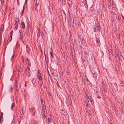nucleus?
I'll return each mask as SVG.
<instances>
[{
  "instance_id": "1",
  "label": "nucleus",
  "mask_w": 124,
  "mask_h": 124,
  "mask_svg": "<svg viewBox=\"0 0 124 124\" xmlns=\"http://www.w3.org/2000/svg\"><path fill=\"white\" fill-rule=\"evenodd\" d=\"M80 4L82 7H83L85 6V8L88 7L86 0H81L80 1Z\"/></svg>"
},
{
  "instance_id": "2",
  "label": "nucleus",
  "mask_w": 124,
  "mask_h": 124,
  "mask_svg": "<svg viewBox=\"0 0 124 124\" xmlns=\"http://www.w3.org/2000/svg\"><path fill=\"white\" fill-rule=\"evenodd\" d=\"M25 70L27 71L26 72L27 76L28 77H29L31 74V72L30 70V68L28 66L26 68Z\"/></svg>"
},
{
  "instance_id": "3",
  "label": "nucleus",
  "mask_w": 124,
  "mask_h": 124,
  "mask_svg": "<svg viewBox=\"0 0 124 124\" xmlns=\"http://www.w3.org/2000/svg\"><path fill=\"white\" fill-rule=\"evenodd\" d=\"M41 104L42 105V112H41V115L42 117H45V115L46 114V112L44 108L43 104H42V103H41Z\"/></svg>"
},
{
  "instance_id": "4",
  "label": "nucleus",
  "mask_w": 124,
  "mask_h": 124,
  "mask_svg": "<svg viewBox=\"0 0 124 124\" xmlns=\"http://www.w3.org/2000/svg\"><path fill=\"white\" fill-rule=\"evenodd\" d=\"M35 108L34 107H32L31 108H29V110L30 112L32 113V115L33 116H34L35 115V112L34 111Z\"/></svg>"
},
{
  "instance_id": "5",
  "label": "nucleus",
  "mask_w": 124,
  "mask_h": 124,
  "mask_svg": "<svg viewBox=\"0 0 124 124\" xmlns=\"http://www.w3.org/2000/svg\"><path fill=\"white\" fill-rule=\"evenodd\" d=\"M115 56L117 58L118 57V59H120V57L119 54V52L117 50L115 52Z\"/></svg>"
},
{
  "instance_id": "6",
  "label": "nucleus",
  "mask_w": 124,
  "mask_h": 124,
  "mask_svg": "<svg viewBox=\"0 0 124 124\" xmlns=\"http://www.w3.org/2000/svg\"><path fill=\"white\" fill-rule=\"evenodd\" d=\"M83 63L84 65V67H86L88 64V61L87 60H84Z\"/></svg>"
},
{
  "instance_id": "7",
  "label": "nucleus",
  "mask_w": 124,
  "mask_h": 124,
  "mask_svg": "<svg viewBox=\"0 0 124 124\" xmlns=\"http://www.w3.org/2000/svg\"><path fill=\"white\" fill-rule=\"evenodd\" d=\"M92 100H91V101H86L85 102V104L86 106V107H87L88 106H89V103L90 102H92Z\"/></svg>"
},
{
  "instance_id": "8",
  "label": "nucleus",
  "mask_w": 124,
  "mask_h": 124,
  "mask_svg": "<svg viewBox=\"0 0 124 124\" xmlns=\"http://www.w3.org/2000/svg\"><path fill=\"white\" fill-rule=\"evenodd\" d=\"M26 62L27 65H29L30 66H31L30 62L29 59L27 58L26 59Z\"/></svg>"
},
{
  "instance_id": "9",
  "label": "nucleus",
  "mask_w": 124,
  "mask_h": 124,
  "mask_svg": "<svg viewBox=\"0 0 124 124\" xmlns=\"http://www.w3.org/2000/svg\"><path fill=\"white\" fill-rule=\"evenodd\" d=\"M3 113L2 112L1 113V115L0 116V123H2L3 122L2 120L3 118Z\"/></svg>"
},
{
  "instance_id": "10",
  "label": "nucleus",
  "mask_w": 124,
  "mask_h": 124,
  "mask_svg": "<svg viewBox=\"0 0 124 124\" xmlns=\"http://www.w3.org/2000/svg\"><path fill=\"white\" fill-rule=\"evenodd\" d=\"M26 52L28 54H29V52L30 50V48L28 47L27 45H26Z\"/></svg>"
},
{
  "instance_id": "11",
  "label": "nucleus",
  "mask_w": 124,
  "mask_h": 124,
  "mask_svg": "<svg viewBox=\"0 0 124 124\" xmlns=\"http://www.w3.org/2000/svg\"><path fill=\"white\" fill-rule=\"evenodd\" d=\"M19 20V19L17 18L15 19V24H18Z\"/></svg>"
},
{
  "instance_id": "12",
  "label": "nucleus",
  "mask_w": 124,
  "mask_h": 124,
  "mask_svg": "<svg viewBox=\"0 0 124 124\" xmlns=\"http://www.w3.org/2000/svg\"><path fill=\"white\" fill-rule=\"evenodd\" d=\"M18 24H14V25L15 26L14 28V30H16L17 29L18 27Z\"/></svg>"
},
{
  "instance_id": "13",
  "label": "nucleus",
  "mask_w": 124,
  "mask_h": 124,
  "mask_svg": "<svg viewBox=\"0 0 124 124\" xmlns=\"http://www.w3.org/2000/svg\"><path fill=\"white\" fill-rule=\"evenodd\" d=\"M21 25L23 29H24L25 27V25L24 23L23 22H22L21 23Z\"/></svg>"
},
{
  "instance_id": "14",
  "label": "nucleus",
  "mask_w": 124,
  "mask_h": 124,
  "mask_svg": "<svg viewBox=\"0 0 124 124\" xmlns=\"http://www.w3.org/2000/svg\"><path fill=\"white\" fill-rule=\"evenodd\" d=\"M19 35V38L21 40H22L23 38V36L22 35V34L21 33H20Z\"/></svg>"
},
{
  "instance_id": "15",
  "label": "nucleus",
  "mask_w": 124,
  "mask_h": 124,
  "mask_svg": "<svg viewBox=\"0 0 124 124\" xmlns=\"http://www.w3.org/2000/svg\"><path fill=\"white\" fill-rule=\"evenodd\" d=\"M15 89H16V88L19 89V87H18L17 84V83H15Z\"/></svg>"
},
{
  "instance_id": "16",
  "label": "nucleus",
  "mask_w": 124,
  "mask_h": 124,
  "mask_svg": "<svg viewBox=\"0 0 124 124\" xmlns=\"http://www.w3.org/2000/svg\"><path fill=\"white\" fill-rule=\"evenodd\" d=\"M99 41V39H96V43L98 46L99 44V43H100V42Z\"/></svg>"
},
{
  "instance_id": "17",
  "label": "nucleus",
  "mask_w": 124,
  "mask_h": 124,
  "mask_svg": "<svg viewBox=\"0 0 124 124\" xmlns=\"http://www.w3.org/2000/svg\"><path fill=\"white\" fill-rule=\"evenodd\" d=\"M24 5L23 7V9L22 10V12L20 13L21 14V16H22V15H23V13H24Z\"/></svg>"
},
{
  "instance_id": "18",
  "label": "nucleus",
  "mask_w": 124,
  "mask_h": 124,
  "mask_svg": "<svg viewBox=\"0 0 124 124\" xmlns=\"http://www.w3.org/2000/svg\"><path fill=\"white\" fill-rule=\"evenodd\" d=\"M50 54L51 55V58H54V57L53 55V54L51 51L50 52Z\"/></svg>"
},
{
  "instance_id": "19",
  "label": "nucleus",
  "mask_w": 124,
  "mask_h": 124,
  "mask_svg": "<svg viewBox=\"0 0 124 124\" xmlns=\"http://www.w3.org/2000/svg\"><path fill=\"white\" fill-rule=\"evenodd\" d=\"M13 91V88L12 86H10V88L9 89V91L10 92L12 93Z\"/></svg>"
},
{
  "instance_id": "20",
  "label": "nucleus",
  "mask_w": 124,
  "mask_h": 124,
  "mask_svg": "<svg viewBox=\"0 0 124 124\" xmlns=\"http://www.w3.org/2000/svg\"><path fill=\"white\" fill-rule=\"evenodd\" d=\"M37 75L38 76V78L40 76H41V74L40 73L39 71V70H38V71Z\"/></svg>"
},
{
  "instance_id": "21",
  "label": "nucleus",
  "mask_w": 124,
  "mask_h": 124,
  "mask_svg": "<svg viewBox=\"0 0 124 124\" xmlns=\"http://www.w3.org/2000/svg\"><path fill=\"white\" fill-rule=\"evenodd\" d=\"M26 91L25 90L23 93V96L24 97H26Z\"/></svg>"
},
{
  "instance_id": "22",
  "label": "nucleus",
  "mask_w": 124,
  "mask_h": 124,
  "mask_svg": "<svg viewBox=\"0 0 124 124\" xmlns=\"http://www.w3.org/2000/svg\"><path fill=\"white\" fill-rule=\"evenodd\" d=\"M34 78H32L31 79V82L32 83L33 85H34V84L35 82L34 81Z\"/></svg>"
},
{
  "instance_id": "23",
  "label": "nucleus",
  "mask_w": 124,
  "mask_h": 124,
  "mask_svg": "<svg viewBox=\"0 0 124 124\" xmlns=\"http://www.w3.org/2000/svg\"><path fill=\"white\" fill-rule=\"evenodd\" d=\"M94 10V9L93 8H90V11H91L92 13H93Z\"/></svg>"
},
{
  "instance_id": "24",
  "label": "nucleus",
  "mask_w": 124,
  "mask_h": 124,
  "mask_svg": "<svg viewBox=\"0 0 124 124\" xmlns=\"http://www.w3.org/2000/svg\"><path fill=\"white\" fill-rule=\"evenodd\" d=\"M14 104L13 103H12V105L11 106V109H12L13 108V107H14Z\"/></svg>"
},
{
  "instance_id": "25",
  "label": "nucleus",
  "mask_w": 124,
  "mask_h": 124,
  "mask_svg": "<svg viewBox=\"0 0 124 124\" xmlns=\"http://www.w3.org/2000/svg\"><path fill=\"white\" fill-rule=\"evenodd\" d=\"M39 80L40 81H42V77L41 76H40L38 78Z\"/></svg>"
},
{
  "instance_id": "26",
  "label": "nucleus",
  "mask_w": 124,
  "mask_h": 124,
  "mask_svg": "<svg viewBox=\"0 0 124 124\" xmlns=\"http://www.w3.org/2000/svg\"><path fill=\"white\" fill-rule=\"evenodd\" d=\"M18 89L16 88V93L17 94H18Z\"/></svg>"
},
{
  "instance_id": "27",
  "label": "nucleus",
  "mask_w": 124,
  "mask_h": 124,
  "mask_svg": "<svg viewBox=\"0 0 124 124\" xmlns=\"http://www.w3.org/2000/svg\"><path fill=\"white\" fill-rule=\"evenodd\" d=\"M43 81H40V84H39L40 87L42 86V84Z\"/></svg>"
},
{
  "instance_id": "28",
  "label": "nucleus",
  "mask_w": 124,
  "mask_h": 124,
  "mask_svg": "<svg viewBox=\"0 0 124 124\" xmlns=\"http://www.w3.org/2000/svg\"><path fill=\"white\" fill-rule=\"evenodd\" d=\"M119 21L121 22H122L123 20H122L121 18L120 17L119 20Z\"/></svg>"
},
{
  "instance_id": "29",
  "label": "nucleus",
  "mask_w": 124,
  "mask_h": 124,
  "mask_svg": "<svg viewBox=\"0 0 124 124\" xmlns=\"http://www.w3.org/2000/svg\"><path fill=\"white\" fill-rule=\"evenodd\" d=\"M40 101H41V102H43V99H42V98H40ZM41 103H42V104H43V103L42 102ZM44 104H43V105Z\"/></svg>"
},
{
  "instance_id": "30",
  "label": "nucleus",
  "mask_w": 124,
  "mask_h": 124,
  "mask_svg": "<svg viewBox=\"0 0 124 124\" xmlns=\"http://www.w3.org/2000/svg\"><path fill=\"white\" fill-rule=\"evenodd\" d=\"M3 30V27H0V31H2Z\"/></svg>"
},
{
  "instance_id": "31",
  "label": "nucleus",
  "mask_w": 124,
  "mask_h": 124,
  "mask_svg": "<svg viewBox=\"0 0 124 124\" xmlns=\"http://www.w3.org/2000/svg\"><path fill=\"white\" fill-rule=\"evenodd\" d=\"M48 121L49 123L50 122H51V119L50 118H48Z\"/></svg>"
},
{
  "instance_id": "32",
  "label": "nucleus",
  "mask_w": 124,
  "mask_h": 124,
  "mask_svg": "<svg viewBox=\"0 0 124 124\" xmlns=\"http://www.w3.org/2000/svg\"><path fill=\"white\" fill-rule=\"evenodd\" d=\"M12 37V35H11L10 36L9 38H11V39H9V42H10V41H11V40Z\"/></svg>"
},
{
  "instance_id": "33",
  "label": "nucleus",
  "mask_w": 124,
  "mask_h": 124,
  "mask_svg": "<svg viewBox=\"0 0 124 124\" xmlns=\"http://www.w3.org/2000/svg\"><path fill=\"white\" fill-rule=\"evenodd\" d=\"M13 32V31L12 30L11 31V32H10V35H12V33Z\"/></svg>"
},
{
  "instance_id": "34",
  "label": "nucleus",
  "mask_w": 124,
  "mask_h": 124,
  "mask_svg": "<svg viewBox=\"0 0 124 124\" xmlns=\"http://www.w3.org/2000/svg\"><path fill=\"white\" fill-rule=\"evenodd\" d=\"M11 100L12 101H13V96H12V95H11Z\"/></svg>"
},
{
  "instance_id": "35",
  "label": "nucleus",
  "mask_w": 124,
  "mask_h": 124,
  "mask_svg": "<svg viewBox=\"0 0 124 124\" xmlns=\"http://www.w3.org/2000/svg\"><path fill=\"white\" fill-rule=\"evenodd\" d=\"M37 8V7H35V11H36Z\"/></svg>"
},
{
  "instance_id": "36",
  "label": "nucleus",
  "mask_w": 124,
  "mask_h": 124,
  "mask_svg": "<svg viewBox=\"0 0 124 124\" xmlns=\"http://www.w3.org/2000/svg\"><path fill=\"white\" fill-rule=\"evenodd\" d=\"M2 36H0V42H1V40Z\"/></svg>"
},
{
  "instance_id": "37",
  "label": "nucleus",
  "mask_w": 124,
  "mask_h": 124,
  "mask_svg": "<svg viewBox=\"0 0 124 124\" xmlns=\"http://www.w3.org/2000/svg\"><path fill=\"white\" fill-rule=\"evenodd\" d=\"M22 62L23 63H24V59H23L22 60Z\"/></svg>"
},
{
  "instance_id": "38",
  "label": "nucleus",
  "mask_w": 124,
  "mask_h": 124,
  "mask_svg": "<svg viewBox=\"0 0 124 124\" xmlns=\"http://www.w3.org/2000/svg\"><path fill=\"white\" fill-rule=\"evenodd\" d=\"M44 54H45V59L46 60V56L45 55V53H44Z\"/></svg>"
},
{
  "instance_id": "39",
  "label": "nucleus",
  "mask_w": 124,
  "mask_h": 124,
  "mask_svg": "<svg viewBox=\"0 0 124 124\" xmlns=\"http://www.w3.org/2000/svg\"><path fill=\"white\" fill-rule=\"evenodd\" d=\"M62 2V3H63V2H64V0H61Z\"/></svg>"
},
{
  "instance_id": "40",
  "label": "nucleus",
  "mask_w": 124,
  "mask_h": 124,
  "mask_svg": "<svg viewBox=\"0 0 124 124\" xmlns=\"http://www.w3.org/2000/svg\"><path fill=\"white\" fill-rule=\"evenodd\" d=\"M33 124H37V123L35 122H34Z\"/></svg>"
},
{
  "instance_id": "41",
  "label": "nucleus",
  "mask_w": 124,
  "mask_h": 124,
  "mask_svg": "<svg viewBox=\"0 0 124 124\" xmlns=\"http://www.w3.org/2000/svg\"><path fill=\"white\" fill-rule=\"evenodd\" d=\"M93 28L94 30V32H95V28H94V27H93Z\"/></svg>"
},
{
  "instance_id": "42",
  "label": "nucleus",
  "mask_w": 124,
  "mask_h": 124,
  "mask_svg": "<svg viewBox=\"0 0 124 124\" xmlns=\"http://www.w3.org/2000/svg\"><path fill=\"white\" fill-rule=\"evenodd\" d=\"M58 74H56L55 75V76L56 77H57L58 76Z\"/></svg>"
},
{
  "instance_id": "43",
  "label": "nucleus",
  "mask_w": 124,
  "mask_h": 124,
  "mask_svg": "<svg viewBox=\"0 0 124 124\" xmlns=\"http://www.w3.org/2000/svg\"><path fill=\"white\" fill-rule=\"evenodd\" d=\"M122 124H124V119L123 121Z\"/></svg>"
},
{
  "instance_id": "44",
  "label": "nucleus",
  "mask_w": 124,
  "mask_h": 124,
  "mask_svg": "<svg viewBox=\"0 0 124 124\" xmlns=\"http://www.w3.org/2000/svg\"><path fill=\"white\" fill-rule=\"evenodd\" d=\"M22 40V41L23 42V44H24V42L23 41V39H22V40Z\"/></svg>"
},
{
  "instance_id": "45",
  "label": "nucleus",
  "mask_w": 124,
  "mask_h": 124,
  "mask_svg": "<svg viewBox=\"0 0 124 124\" xmlns=\"http://www.w3.org/2000/svg\"><path fill=\"white\" fill-rule=\"evenodd\" d=\"M35 7H37V3H36V4H35Z\"/></svg>"
},
{
  "instance_id": "46",
  "label": "nucleus",
  "mask_w": 124,
  "mask_h": 124,
  "mask_svg": "<svg viewBox=\"0 0 124 124\" xmlns=\"http://www.w3.org/2000/svg\"><path fill=\"white\" fill-rule=\"evenodd\" d=\"M0 36H2V33L1 32L0 33Z\"/></svg>"
},
{
  "instance_id": "47",
  "label": "nucleus",
  "mask_w": 124,
  "mask_h": 124,
  "mask_svg": "<svg viewBox=\"0 0 124 124\" xmlns=\"http://www.w3.org/2000/svg\"><path fill=\"white\" fill-rule=\"evenodd\" d=\"M21 31L20 30L19 31V32L20 33H21Z\"/></svg>"
},
{
  "instance_id": "48",
  "label": "nucleus",
  "mask_w": 124,
  "mask_h": 124,
  "mask_svg": "<svg viewBox=\"0 0 124 124\" xmlns=\"http://www.w3.org/2000/svg\"><path fill=\"white\" fill-rule=\"evenodd\" d=\"M34 87H37V86L36 85H34Z\"/></svg>"
},
{
  "instance_id": "49",
  "label": "nucleus",
  "mask_w": 124,
  "mask_h": 124,
  "mask_svg": "<svg viewBox=\"0 0 124 124\" xmlns=\"http://www.w3.org/2000/svg\"><path fill=\"white\" fill-rule=\"evenodd\" d=\"M14 57V54H13V55L12 56V58H13Z\"/></svg>"
},
{
  "instance_id": "50",
  "label": "nucleus",
  "mask_w": 124,
  "mask_h": 124,
  "mask_svg": "<svg viewBox=\"0 0 124 124\" xmlns=\"http://www.w3.org/2000/svg\"><path fill=\"white\" fill-rule=\"evenodd\" d=\"M49 76H50L49 73L48 72V77H49Z\"/></svg>"
},
{
  "instance_id": "51",
  "label": "nucleus",
  "mask_w": 124,
  "mask_h": 124,
  "mask_svg": "<svg viewBox=\"0 0 124 124\" xmlns=\"http://www.w3.org/2000/svg\"><path fill=\"white\" fill-rule=\"evenodd\" d=\"M45 85H43V87H45Z\"/></svg>"
},
{
  "instance_id": "52",
  "label": "nucleus",
  "mask_w": 124,
  "mask_h": 124,
  "mask_svg": "<svg viewBox=\"0 0 124 124\" xmlns=\"http://www.w3.org/2000/svg\"><path fill=\"white\" fill-rule=\"evenodd\" d=\"M24 85H25V86H27V85H26V84H25Z\"/></svg>"
},
{
  "instance_id": "53",
  "label": "nucleus",
  "mask_w": 124,
  "mask_h": 124,
  "mask_svg": "<svg viewBox=\"0 0 124 124\" xmlns=\"http://www.w3.org/2000/svg\"><path fill=\"white\" fill-rule=\"evenodd\" d=\"M92 73L93 74H94V73H93V72H92Z\"/></svg>"
},
{
  "instance_id": "54",
  "label": "nucleus",
  "mask_w": 124,
  "mask_h": 124,
  "mask_svg": "<svg viewBox=\"0 0 124 124\" xmlns=\"http://www.w3.org/2000/svg\"><path fill=\"white\" fill-rule=\"evenodd\" d=\"M17 4L18 5L19 4V3H17Z\"/></svg>"
},
{
  "instance_id": "55",
  "label": "nucleus",
  "mask_w": 124,
  "mask_h": 124,
  "mask_svg": "<svg viewBox=\"0 0 124 124\" xmlns=\"http://www.w3.org/2000/svg\"><path fill=\"white\" fill-rule=\"evenodd\" d=\"M60 1H61V2H62L61 0H60Z\"/></svg>"
},
{
  "instance_id": "56",
  "label": "nucleus",
  "mask_w": 124,
  "mask_h": 124,
  "mask_svg": "<svg viewBox=\"0 0 124 124\" xmlns=\"http://www.w3.org/2000/svg\"><path fill=\"white\" fill-rule=\"evenodd\" d=\"M17 2H18V0H17Z\"/></svg>"
},
{
  "instance_id": "57",
  "label": "nucleus",
  "mask_w": 124,
  "mask_h": 124,
  "mask_svg": "<svg viewBox=\"0 0 124 124\" xmlns=\"http://www.w3.org/2000/svg\"><path fill=\"white\" fill-rule=\"evenodd\" d=\"M44 106H45L44 107H45V108H46V106H45V105H44Z\"/></svg>"
},
{
  "instance_id": "58",
  "label": "nucleus",
  "mask_w": 124,
  "mask_h": 124,
  "mask_svg": "<svg viewBox=\"0 0 124 124\" xmlns=\"http://www.w3.org/2000/svg\"><path fill=\"white\" fill-rule=\"evenodd\" d=\"M121 85V86H123V85Z\"/></svg>"
},
{
  "instance_id": "59",
  "label": "nucleus",
  "mask_w": 124,
  "mask_h": 124,
  "mask_svg": "<svg viewBox=\"0 0 124 124\" xmlns=\"http://www.w3.org/2000/svg\"><path fill=\"white\" fill-rule=\"evenodd\" d=\"M47 71H48V73L49 72L48 70H47Z\"/></svg>"
},
{
  "instance_id": "60",
  "label": "nucleus",
  "mask_w": 124,
  "mask_h": 124,
  "mask_svg": "<svg viewBox=\"0 0 124 124\" xmlns=\"http://www.w3.org/2000/svg\"><path fill=\"white\" fill-rule=\"evenodd\" d=\"M26 1H27V0H25V2H26Z\"/></svg>"
},
{
  "instance_id": "61",
  "label": "nucleus",
  "mask_w": 124,
  "mask_h": 124,
  "mask_svg": "<svg viewBox=\"0 0 124 124\" xmlns=\"http://www.w3.org/2000/svg\"><path fill=\"white\" fill-rule=\"evenodd\" d=\"M123 42H124V40H123Z\"/></svg>"
},
{
  "instance_id": "62",
  "label": "nucleus",
  "mask_w": 124,
  "mask_h": 124,
  "mask_svg": "<svg viewBox=\"0 0 124 124\" xmlns=\"http://www.w3.org/2000/svg\"><path fill=\"white\" fill-rule=\"evenodd\" d=\"M31 8L32 9V7H31Z\"/></svg>"
},
{
  "instance_id": "63",
  "label": "nucleus",
  "mask_w": 124,
  "mask_h": 124,
  "mask_svg": "<svg viewBox=\"0 0 124 124\" xmlns=\"http://www.w3.org/2000/svg\"><path fill=\"white\" fill-rule=\"evenodd\" d=\"M1 43H0V44Z\"/></svg>"
}]
</instances>
